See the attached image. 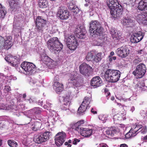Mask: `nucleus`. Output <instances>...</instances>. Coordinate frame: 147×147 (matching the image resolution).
Here are the masks:
<instances>
[{"mask_svg":"<svg viewBox=\"0 0 147 147\" xmlns=\"http://www.w3.org/2000/svg\"><path fill=\"white\" fill-rule=\"evenodd\" d=\"M21 66L26 72L32 73L36 69V66L31 63L24 62L21 64Z\"/></svg>","mask_w":147,"mask_h":147,"instance_id":"nucleus-11","label":"nucleus"},{"mask_svg":"<svg viewBox=\"0 0 147 147\" xmlns=\"http://www.w3.org/2000/svg\"><path fill=\"white\" fill-rule=\"evenodd\" d=\"M144 142H146L147 141V135L142 138Z\"/></svg>","mask_w":147,"mask_h":147,"instance_id":"nucleus-62","label":"nucleus"},{"mask_svg":"<svg viewBox=\"0 0 147 147\" xmlns=\"http://www.w3.org/2000/svg\"><path fill=\"white\" fill-rule=\"evenodd\" d=\"M145 33L139 31L137 33L134 34L131 37L130 40L133 43H136L141 41L143 38Z\"/></svg>","mask_w":147,"mask_h":147,"instance_id":"nucleus-13","label":"nucleus"},{"mask_svg":"<svg viewBox=\"0 0 147 147\" xmlns=\"http://www.w3.org/2000/svg\"><path fill=\"white\" fill-rule=\"evenodd\" d=\"M87 106L85 105L82 104L78 109V113L80 114L81 113H84L86 111L87 108Z\"/></svg>","mask_w":147,"mask_h":147,"instance_id":"nucleus-39","label":"nucleus"},{"mask_svg":"<svg viewBox=\"0 0 147 147\" xmlns=\"http://www.w3.org/2000/svg\"><path fill=\"white\" fill-rule=\"evenodd\" d=\"M72 12L75 15L79 11V9L77 6L72 10Z\"/></svg>","mask_w":147,"mask_h":147,"instance_id":"nucleus-50","label":"nucleus"},{"mask_svg":"<svg viewBox=\"0 0 147 147\" xmlns=\"http://www.w3.org/2000/svg\"><path fill=\"white\" fill-rule=\"evenodd\" d=\"M66 137V135L63 131L59 132L55 137V143L57 146H60L62 145L65 142Z\"/></svg>","mask_w":147,"mask_h":147,"instance_id":"nucleus-7","label":"nucleus"},{"mask_svg":"<svg viewBox=\"0 0 147 147\" xmlns=\"http://www.w3.org/2000/svg\"><path fill=\"white\" fill-rule=\"evenodd\" d=\"M4 39L3 37L0 36V50L3 49V46Z\"/></svg>","mask_w":147,"mask_h":147,"instance_id":"nucleus-47","label":"nucleus"},{"mask_svg":"<svg viewBox=\"0 0 147 147\" xmlns=\"http://www.w3.org/2000/svg\"><path fill=\"white\" fill-rule=\"evenodd\" d=\"M102 83V81L101 79L99 76H96L93 77L92 79L90 85L92 86L95 88L100 86Z\"/></svg>","mask_w":147,"mask_h":147,"instance_id":"nucleus-19","label":"nucleus"},{"mask_svg":"<svg viewBox=\"0 0 147 147\" xmlns=\"http://www.w3.org/2000/svg\"><path fill=\"white\" fill-rule=\"evenodd\" d=\"M8 106V105H4L3 104L1 105V106L0 107V108L1 109L7 110V108Z\"/></svg>","mask_w":147,"mask_h":147,"instance_id":"nucleus-52","label":"nucleus"},{"mask_svg":"<svg viewBox=\"0 0 147 147\" xmlns=\"http://www.w3.org/2000/svg\"><path fill=\"white\" fill-rule=\"evenodd\" d=\"M91 112L93 114H97V112L95 109L92 108L91 110Z\"/></svg>","mask_w":147,"mask_h":147,"instance_id":"nucleus-58","label":"nucleus"},{"mask_svg":"<svg viewBox=\"0 0 147 147\" xmlns=\"http://www.w3.org/2000/svg\"><path fill=\"white\" fill-rule=\"evenodd\" d=\"M59 80V76H56L55 77L54 79L53 80V83L54 84L55 83L57 82H59L58 81Z\"/></svg>","mask_w":147,"mask_h":147,"instance_id":"nucleus-54","label":"nucleus"},{"mask_svg":"<svg viewBox=\"0 0 147 147\" xmlns=\"http://www.w3.org/2000/svg\"><path fill=\"white\" fill-rule=\"evenodd\" d=\"M48 2L47 0H39L38 1V7L41 8H46L48 6Z\"/></svg>","mask_w":147,"mask_h":147,"instance_id":"nucleus-29","label":"nucleus"},{"mask_svg":"<svg viewBox=\"0 0 147 147\" xmlns=\"http://www.w3.org/2000/svg\"><path fill=\"white\" fill-rule=\"evenodd\" d=\"M47 45L49 50L55 54L61 51L63 47L62 44L56 37L51 38L47 42Z\"/></svg>","mask_w":147,"mask_h":147,"instance_id":"nucleus-2","label":"nucleus"},{"mask_svg":"<svg viewBox=\"0 0 147 147\" xmlns=\"http://www.w3.org/2000/svg\"><path fill=\"white\" fill-rule=\"evenodd\" d=\"M90 98L89 97H85L82 102V104L88 107L89 104L90 103Z\"/></svg>","mask_w":147,"mask_h":147,"instance_id":"nucleus-43","label":"nucleus"},{"mask_svg":"<svg viewBox=\"0 0 147 147\" xmlns=\"http://www.w3.org/2000/svg\"><path fill=\"white\" fill-rule=\"evenodd\" d=\"M120 147H127V146L125 144H123L120 145Z\"/></svg>","mask_w":147,"mask_h":147,"instance_id":"nucleus-64","label":"nucleus"},{"mask_svg":"<svg viewBox=\"0 0 147 147\" xmlns=\"http://www.w3.org/2000/svg\"><path fill=\"white\" fill-rule=\"evenodd\" d=\"M80 77V76L77 73L72 74L69 77V80L71 81H74L76 80L78 78Z\"/></svg>","mask_w":147,"mask_h":147,"instance_id":"nucleus-40","label":"nucleus"},{"mask_svg":"<svg viewBox=\"0 0 147 147\" xmlns=\"http://www.w3.org/2000/svg\"><path fill=\"white\" fill-rule=\"evenodd\" d=\"M83 82L82 78L80 77L76 80L73 82V84L76 87H79L82 85Z\"/></svg>","mask_w":147,"mask_h":147,"instance_id":"nucleus-36","label":"nucleus"},{"mask_svg":"<svg viewBox=\"0 0 147 147\" xmlns=\"http://www.w3.org/2000/svg\"><path fill=\"white\" fill-rule=\"evenodd\" d=\"M64 144L65 146H67V147H71V145L70 144H69L67 142L64 143Z\"/></svg>","mask_w":147,"mask_h":147,"instance_id":"nucleus-60","label":"nucleus"},{"mask_svg":"<svg viewBox=\"0 0 147 147\" xmlns=\"http://www.w3.org/2000/svg\"><path fill=\"white\" fill-rule=\"evenodd\" d=\"M130 51L128 48L125 46H123L118 48L116 51L115 53L119 57L124 58L129 54Z\"/></svg>","mask_w":147,"mask_h":147,"instance_id":"nucleus-10","label":"nucleus"},{"mask_svg":"<svg viewBox=\"0 0 147 147\" xmlns=\"http://www.w3.org/2000/svg\"><path fill=\"white\" fill-rule=\"evenodd\" d=\"M7 108V110H10L12 112L17 113L18 111L16 106L14 105H8Z\"/></svg>","mask_w":147,"mask_h":147,"instance_id":"nucleus-38","label":"nucleus"},{"mask_svg":"<svg viewBox=\"0 0 147 147\" xmlns=\"http://www.w3.org/2000/svg\"><path fill=\"white\" fill-rule=\"evenodd\" d=\"M104 76L109 82H115L119 80L120 72L117 70L109 69L106 71Z\"/></svg>","mask_w":147,"mask_h":147,"instance_id":"nucleus-3","label":"nucleus"},{"mask_svg":"<svg viewBox=\"0 0 147 147\" xmlns=\"http://www.w3.org/2000/svg\"><path fill=\"white\" fill-rule=\"evenodd\" d=\"M34 112L36 114H40L41 112V109L39 108H36Z\"/></svg>","mask_w":147,"mask_h":147,"instance_id":"nucleus-53","label":"nucleus"},{"mask_svg":"<svg viewBox=\"0 0 147 147\" xmlns=\"http://www.w3.org/2000/svg\"><path fill=\"white\" fill-rule=\"evenodd\" d=\"M6 13L5 7L0 3V18H3Z\"/></svg>","mask_w":147,"mask_h":147,"instance_id":"nucleus-33","label":"nucleus"},{"mask_svg":"<svg viewBox=\"0 0 147 147\" xmlns=\"http://www.w3.org/2000/svg\"><path fill=\"white\" fill-rule=\"evenodd\" d=\"M42 125L41 122L35 121L31 126V129L34 131H36L40 130Z\"/></svg>","mask_w":147,"mask_h":147,"instance_id":"nucleus-28","label":"nucleus"},{"mask_svg":"<svg viewBox=\"0 0 147 147\" xmlns=\"http://www.w3.org/2000/svg\"><path fill=\"white\" fill-rule=\"evenodd\" d=\"M137 54L138 55H141V54H143L144 53V50L143 49H140L137 51Z\"/></svg>","mask_w":147,"mask_h":147,"instance_id":"nucleus-55","label":"nucleus"},{"mask_svg":"<svg viewBox=\"0 0 147 147\" xmlns=\"http://www.w3.org/2000/svg\"><path fill=\"white\" fill-rule=\"evenodd\" d=\"M16 0H9V5L10 8L13 9L15 8V5Z\"/></svg>","mask_w":147,"mask_h":147,"instance_id":"nucleus-46","label":"nucleus"},{"mask_svg":"<svg viewBox=\"0 0 147 147\" xmlns=\"http://www.w3.org/2000/svg\"><path fill=\"white\" fill-rule=\"evenodd\" d=\"M7 143L8 145L11 147H17L18 146L17 143L13 140H9Z\"/></svg>","mask_w":147,"mask_h":147,"instance_id":"nucleus-41","label":"nucleus"},{"mask_svg":"<svg viewBox=\"0 0 147 147\" xmlns=\"http://www.w3.org/2000/svg\"><path fill=\"white\" fill-rule=\"evenodd\" d=\"M146 70L145 65L143 63H140L137 65L136 69L133 71L132 74L137 78H141L144 75Z\"/></svg>","mask_w":147,"mask_h":147,"instance_id":"nucleus-6","label":"nucleus"},{"mask_svg":"<svg viewBox=\"0 0 147 147\" xmlns=\"http://www.w3.org/2000/svg\"><path fill=\"white\" fill-rule=\"evenodd\" d=\"M12 42L11 39L7 40L4 41L3 49H8L10 48L12 46Z\"/></svg>","mask_w":147,"mask_h":147,"instance_id":"nucleus-32","label":"nucleus"},{"mask_svg":"<svg viewBox=\"0 0 147 147\" xmlns=\"http://www.w3.org/2000/svg\"><path fill=\"white\" fill-rule=\"evenodd\" d=\"M107 3L108 6L111 10L113 9L119 4L117 0H107Z\"/></svg>","mask_w":147,"mask_h":147,"instance_id":"nucleus-23","label":"nucleus"},{"mask_svg":"<svg viewBox=\"0 0 147 147\" xmlns=\"http://www.w3.org/2000/svg\"><path fill=\"white\" fill-rule=\"evenodd\" d=\"M94 53L93 51H90L88 53L86 59L88 61H93Z\"/></svg>","mask_w":147,"mask_h":147,"instance_id":"nucleus-34","label":"nucleus"},{"mask_svg":"<svg viewBox=\"0 0 147 147\" xmlns=\"http://www.w3.org/2000/svg\"><path fill=\"white\" fill-rule=\"evenodd\" d=\"M100 119L102 121H105L107 119V116L106 115H100L99 117Z\"/></svg>","mask_w":147,"mask_h":147,"instance_id":"nucleus-48","label":"nucleus"},{"mask_svg":"<svg viewBox=\"0 0 147 147\" xmlns=\"http://www.w3.org/2000/svg\"><path fill=\"white\" fill-rule=\"evenodd\" d=\"M136 136V134L133 132L132 129H131L126 134L125 137L126 139H128L131 138Z\"/></svg>","mask_w":147,"mask_h":147,"instance_id":"nucleus-37","label":"nucleus"},{"mask_svg":"<svg viewBox=\"0 0 147 147\" xmlns=\"http://www.w3.org/2000/svg\"><path fill=\"white\" fill-rule=\"evenodd\" d=\"M5 90H6L7 92L11 90V88L10 86H7L5 87Z\"/></svg>","mask_w":147,"mask_h":147,"instance_id":"nucleus-59","label":"nucleus"},{"mask_svg":"<svg viewBox=\"0 0 147 147\" xmlns=\"http://www.w3.org/2000/svg\"><path fill=\"white\" fill-rule=\"evenodd\" d=\"M84 123V120H80L76 123H73L71 125V127L73 129L80 132L83 127H80Z\"/></svg>","mask_w":147,"mask_h":147,"instance_id":"nucleus-21","label":"nucleus"},{"mask_svg":"<svg viewBox=\"0 0 147 147\" xmlns=\"http://www.w3.org/2000/svg\"><path fill=\"white\" fill-rule=\"evenodd\" d=\"M80 73L85 76H89L92 72V69L91 67L86 64L83 63L79 67Z\"/></svg>","mask_w":147,"mask_h":147,"instance_id":"nucleus-8","label":"nucleus"},{"mask_svg":"<svg viewBox=\"0 0 147 147\" xmlns=\"http://www.w3.org/2000/svg\"><path fill=\"white\" fill-rule=\"evenodd\" d=\"M5 60L9 63H10L11 65L15 67L20 64V59L16 56L7 57H5Z\"/></svg>","mask_w":147,"mask_h":147,"instance_id":"nucleus-18","label":"nucleus"},{"mask_svg":"<svg viewBox=\"0 0 147 147\" xmlns=\"http://www.w3.org/2000/svg\"><path fill=\"white\" fill-rule=\"evenodd\" d=\"M110 32L113 39L115 41L118 42L121 38V33L119 31L117 30L115 28H111Z\"/></svg>","mask_w":147,"mask_h":147,"instance_id":"nucleus-17","label":"nucleus"},{"mask_svg":"<svg viewBox=\"0 0 147 147\" xmlns=\"http://www.w3.org/2000/svg\"><path fill=\"white\" fill-rule=\"evenodd\" d=\"M34 100H33V102H36L37 104H38V105H40L41 106H43V101L42 100H39L38 101H35L36 100L35 99H34Z\"/></svg>","mask_w":147,"mask_h":147,"instance_id":"nucleus-49","label":"nucleus"},{"mask_svg":"<svg viewBox=\"0 0 147 147\" xmlns=\"http://www.w3.org/2000/svg\"><path fill=\"white\" fill-rule=\"evenodd\" d=\"M142 127V125L139 123L137 124L136 125H133L131 129L133 132L136 134V135L139 133L140 130V128Z\"/></svg>","mask_w":147,"mask_h":147,"instance_id":"nucleus-30","label":"nucleus"},{"mask_svg":"<svg viewBox=\"0 0 147 147\" xmlns=\"http://www.w3.org/2000/svg\"><path fill=\"white\" fill-rule=\"evenodd\" d=\"M71 93L67 92L66 95L63 97V104L61 108L63 110H66L69 109V107L71 99L70 98Z\"/></svg>","mask_w":147,"mask_h":147,"instance_id":"nucleus-12","label":"nucleus"},{"mask_svg":"<svg viewBox=\"0 0 147 147\" xmlns=\"http://www.w3.org/2000/svg\"><path fill=\"white\" fill-rule=\"evenodd\" d=\"M75 33L77 37L82 39L85 38L86 32L84 29L81 28L80 27L77 26L76 29Z\"/></svg>","mask_w":147,"mask_h":147,"instance_id":"nucleus-20","label":"nucleus"},{"mask_svg":"<svg viewBox=\"0 0 147 147\" xmlns=\"http://www.w3.org/2000/svg\"><path fill=\"white\" fill-rule=\"evenodd\" d=\"M117 131L115 127H109L106 131L107 134L111 136H113L114 134H115Z\"/></svg>","mask_w":147,"mask_h":147,"instance_id":"nucleus-31","label":"nucleus"},{"mask_svg":"<svg viewBox=\"0 0 147 147\" xmlns=\"http://www.w3.org/2000/svg\"><path fill=\"white\" fill-rule=\"evenodd\" d=\"M51 105L49 103L47 102L46 104L43 105V107L45 109L48 110V109L50 108Z\"/></svg>","mask_w":147,"mask_h":147,"instance_id":"nucleus-51","label":"nucleus"},{"mask_svg":"<svg viewBox=\"0 0 147 147\" xmlns=\"http://www.w3.org/2000/svg\"><path fill=\"white\" fill-rule=\"evenodd\" d=\"M126 119L125 114L124 113H122L121 112L116 114L113 116V120L114 122L117 123L118 121L124 120Z\"/></svg>","mask_w":147,"mask_h":147,"instance_id":"nucleus-22","label":"nucleus"},{"mask_svg":"<svg viewBox=\"0 0 147 147\" xmlns=\"http://www.w3.org/2000/svg\"><path fill=\"white\" fill-rule=\"evenodd\" d=\"M89 25V32L91 36L96 37L102 34L103 28L100 22L97 20H92Z\"/></svg>","mask_w":147,"mask_h":147,"instance_id":"nucleus-1","label":"nucleus"},{"mask_svg":"<svg viewBox=\"0 0 147 147\" xmlns=\"http://www.w3.org/2000/svg\"><path fill=\"white\" fill-rule=\"evenodd\" d=\"M47 24V21L45 16H38L36 19V27L37 32L42 33Z\"/></svg>","mask_w":147,"mask_h":147,"instance_id":"nucleus-4","label":"nucleus"},{"mask_svg":"<svg viewBox=\"0 0 147 147\" xmlns=\"http://www.w3.org/2000/svg\"><path fill=\"white\" fill-rule=\"evenodd\" d=\"M53 86L54 89L57 93L61 92L63 90V84L59 82L55 83Z\"/></svg>","mask_w":147,"mask_h":147,"instance_id":"nucleus-26","label":"nucleus"},{"mask_svg":"<svg viewBox=\"0 0 147 147\" xmlns=\"http://www.w3.org/2000/svg\"><path fill=\"white\" fill-rule=\"evenodd\" d=\"M80 141V140L76 138L74 139V140L73 142V144H74L76 145L77 144V142H79Z\"/></svg>","mask_w":147,"mask_h":147,"instance_id":"nucleus-57","label":"nucleus"},{"mask_svg":"<svg viewBox=\"0 0 147 147\" xmlns=\"http://www.w3.org/2000/svg\"><path fill=\"white\" fill-rule=\"evenodd\" d=\"M101 55L102 54L101 53H98L96 55L94 54L93 61L98 63L102 59Z\"/></svg>","mask_w":147,"mask_h":147,"instance_id":"nucleus-35","label":"nucleus"},{"mask_svg":"<svg viewBox=\"0 0 147 147\" xmlns=\"http://www.w3.org/2000/svg\"><path fill=\"white\" fill-rule=\"evenodd\" d=\"M41 60L44 62H48L50 61V59L48 56L44 55H41Z\"/></svg>","mask_w":147,"mask_h":147,"instance_id":"nucleus-44","label":"nucleus"},{"mask_svg":"<svg viewBox=\"0 0 147 147\" xmlns=\"http://www.w3.org/2000/svg\"><path fill=\"white\" fill-rule=\"evenodd\" d=\"M65 40L67 47L71 50H75L77 47L78 43L76 37L73 35H71L65 38Z\"/></svg>","mask_w":147,"mask_h":147,"instance_id":"nucleus-5","label":"nucleus"},{"mask_svg":"<svg viewBox=\"0 0 147 147\" xmlns=\"http://www.w3.org/2000/svg\"><path fill=\"white\" fill-rule=\"evenodd\" d=\"M140 59H135L134 60V63L135 64H138L140 62Z\"/></svg>","mask_w":147,"mask_h":147,"instance_id":"nucleus-56","label":"nucleus"},{"mask_svg":"<svg viewBox=\"0 0 147 147\" xmlns=\"http://www.w3.org/2000/svg\"><path fill=\"white\" fill-rule=\"evenodd\" d=\"M76 6L75 2L72 1L69 3L68 7L69 9L72 10Z\"/></svg>","mask_w":147,"mask_h":147,"instance_id":"nucleus-42","label":"nucleus"},{"mask_svg":"<svg viewBox=\"0 0 147 147\" xmlns=\"http://www.w3.org/2000/svg\"><path fill=\"white\" fill-rule=\"evenodd\" d=\"M136 19L139 23L147 25V11L138 14L136 17Z\"/></svg>","mask_w":147,"mask_h":147,"instance_id":"nucleus-16","label":"nucleus"},{"mask_svg":"<svg viewBox=\"0 0 147 147\" xmlns=\"http://www.w3.org/2000/svg\"><path fill=\"white\" fill-rule=\"evenodd\" d=\"M100 146L101 147H107V146L106 144H100Z\"/></svg>","mask_w":147,"mask_h":147,"instance_id":"nucleus-63","label":"nucleus"},{"mask_svg":"<svg viewBox=\"0 0 147 147\" xmlns=\"http://www.w3.org/2000/svg\"><path fill=\"white\" fill-rule=\"evenodd\" d=\"M57 14L62 20H66L69 18V15L68 11L63 7H59Z\"/></svg>","mask_w":147,"mask_h":147,"instance_id":"nucleus-15","label":"nucleus"},{"mask_svg":"<svg viewBox=\"0 0 147 147\" xmlns=\"http://www.w3.org/2000/svg\"><path fill=\"white\" fill-rule=\"evenodd\" d=\"M121 22L123 25L127 26V27H131L133 25V20L128 17L124 18L121 19Z\"/></svg>","mask_w":147,"mask_h":147,"instance_id":"nucleus-24","label":"nucleus"},{"mask_svg":"<svg viewBox=\"0 0 147 147\" xmlns=\"http://www.w3.org/2000/svg\"><path fill=\"white\" fill-rule=\"evenodd\" d=\"M141 84L140 83H138L136 84V86H137V88L138 89H140L142 88L140 86Z\"/></svg>","mask_w":147,"mask_h":147,"instance_id":"nucleus-61","label":"nucleus"},{"mask_svg":"<svg viewBox=\"0 0 147 147\" xmlns=\"http://www.w3.org/2000/svg\"><path fill=\"white\" fill-rule=\"evenodd\" d=\"M123 8L121 5L119 4L113 9L110 11V13L112 17L115 18L119 17L122 14Z\"/></svg>","mask_w":147,"mask_h":147,"instance_id":"nucleus-14","label":"nucleus"},{"mask_svg":"<svg viewBox=\"0 0 147 147\" xmlns=\"http://www.w3.org/2000/svg\"><path fill=\"white\" fill-rule=\"evenodd\" d=\"M49 131H47L43 134H38L35 137L34 141L38 144H40L42 142H45L46 140L49 139Z\"/></svg>","mask_w":147,"mask_h":147,"instance_id":"nucleus-9","label":"nucleus"},{"mask_svg":"<svg viewBox=\"0 0 147 147\" xmlns=\"http://www.w3.org/2000/svg\"><path fill=\"white\" fill-rule=\"evenodd\" d=\"M140 129L139 133L142 134H145L147 132V128L146 126H143L142 125V127Z\"/></svg>","mask_w":147,"mask_h":147,"instance_id":"nucleus-45","label":"nucleus"},{"mask_svg":"<svg viewBox=\"0 0 147 147\" xmlns=\"http://www.w3.org/2000/svg\"><path fill=\"white\" fill-rule=\"evenodd\" d=\"M82 136L85 137L90 136L92 133V130L91 129L89 128H83L80 132Z\"/></svg>","mask_w":147,"mask_h":147,"instance_id":"nucleus-27","label":"nucleus"},{"mask_svg":"<svg viewBox=\"0 0 147 147\" xmlns=\"http://www.w3.org/2000/svg\"><path fill=\"white\" fill-rule=\"evenodd\" d=\"M138 9L141 11L147 10V0H142L138 3L137 7Z\"/></svg>","mask_w":147,"mask_h":147,"instance_id":"nucleus-25","label":"nucleus"}]
</instances>
